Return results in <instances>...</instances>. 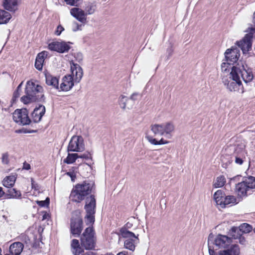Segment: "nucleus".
<instances>
[{
	"instance_id": "f257e3e1",
	"label": "nucleus",
	"mask_w": 255,
	"mask_h": 255,
	"mask_svg": "<svg viewBox=\"0 0 255 255\" xmlns=\"http://www.w3.org/2000/svg\"><path fill=\"white\" fill-rule=\"evenodd\" d=\"M96 185L94 180H86L81 183H77L72 189L69 198L74 203H80L85 200L84 217L87 227L80 236V243L86 250H94L96 246L97 238L93 226L95 222L96 212Z\"/></svg>"
},
{
	"instance_id": "f03ea898",
	"label": "nucleus",
	"mask_w": 255,
	"mask_h": 255,
	"mask_svg": "<svg viewBox=\"0 0 255 255\" xmlns=\"http://www.w3.org/2000/svg\"><path fill=\"white\" fill-rule=\"evenodd\" d=\"M24 91L25 95L20 98V101L24 104L46 102L43 87L39 84H36L32 80H29L26 82Z\"/></svg>"
},
{
	"instance_id": "7ed1b4c3",
	"label": "nucleus",
	"mask_w": 255,
	"mask_h": 255,
	"mask_svg": "<svg viewBox=\"0 0 255 255\" xmlns=\"http://www.w3.org/2000/svg\"><path fill=\"white\" fill-rule=\"evenodd\" d=\"M71 74H67L62 78V83L60 84V89L62 91H68L74 85V82L78 83L80 82L83 76L82 67L74 62H70Z\"/></svg>"
},
{
	"instance_id": "20e7f679",
	"label": "nucleus",
	"mask_w": 255,
	"mask_h": 255,
	"mask_svg": "<svg viewBox=\"0 0 255 255\" xmlns=\"http://www.w3.org/2000/svg\"><path fill=\"white\" fill-rule=\"evenodd\" d=\"M84 228L83 220L82 216V211L80 209L75 210L71 213L70 220V232L74 237H79Z\"/></svg>"
},
{
	"instance_id": "39448f33",
	"label": "nucleus",
	"mask_w": 255,
	"mask_h": 255,
	"mask_svg": "<svg viewBox=\"0 0 255 255\" xmlns=\"http://www.w3.org/2000/svg\"><path fill=\"white\" fill-rule=\"evenodd\" d=\"M235 191L240 197H247L250 189H255V177H244L243 180L235 184Z\"/></svg>"
},
{
	"instance_id": "423d86ee",
	"label": "nucleus",
	"mask_w": 255,
	"mask_h": 255,
	"mask_svg": "<svg viewBox=\"0 0 255 255\" xmlns=\"http://www.w3.org/2000/svg\"><path fill=\"white\" fill-rule=\"evenodd\" d=\"M250 32L245 34L243 39L237 41L236 45L241 48L244 54H247L252 48L253 38L254 33H255V28H249Z\"/></svg>"
},
{
	"instance_id": "0eeeda50",
	"label": "nucleus",
	"mask_w": 255,
	"mask_h": 255,
	"mask_svg": "<svg viewBox=\"0 0 255 255\" xmlns=\"http://www.w3.org/2000/svg\"><path fill=\"white\" fill-rule=\"evenodd\" d=\"M28 110L26 108L16 109L12 114L13 121L22 126L29 125L32 120L28 116Z\"/></svg>"
},
{
	"instance_id": "6e6552de",
	"label": "nucleus",
	"mask_w": 255,
	"mask_h": 255,
	"mask_svg": "<svg viewBox=\"0 0 255 255\" xmlns=\"http://www.w3.org/2000/svg\"><path fill=\"white\" fill-rule=\"evenodd\" d=\"M85 150L84 139L81 135H73L68 144L67 151L81 152Z\"/></svg>"
},
{
	"instance_id": "1a4fd4ad",
	"label": "nucleus",
	"mask_w": 255,
	"mask_h": 255,
	"mask_svg": "<svg viewBox=\"0 0 255 255\" xmlns=\"http://www.w3.org/2000/svg\"><path fill=\"white\" fill-rule=\"evenodd\" d=\"M73 43L70 41H53L48 44V48L52 51H56L59 53L68 52L71 47L69 44H73Z\"/></svg>"
},
{
	"instance_id": "9d476101",
	"label": "nucleus",
	"mask_w": 255,
	"mask_h": 255,
	"mask_svg": "<svg viewBox=\"0 0 255 255\" xmlns=\"http://www.w3.org/2000/svg\"><path fill=\"white\" fill-rule=\"evenodd\" d=\"M240 55V50L236 46H232L225 52L226 61L230 62L233 65L238 61Z\"/></svg>"
},
{
	"instance_id": "9b49d317",
	"label": "nucleus",
	"mask_w": 255,
	"mask_h": 255,
	"mask_svg": "<svg viewBox=\"0 0 255 255\" xmlns=\"http://www.w3.org/2000/svg\"><path fill=\"white\" fill-rule=\"evenodd\" d=\"M232 243V240L230 237L218 234L216 237L213 244L217 247L218 249L221 248H227Z\"/></svg>"
},
{
	"instance_id": "f8f14e48",
	"label": "nucleus",
	"mask_w": 255,
	"mask_h": 255,
	"mask_svg": "<svg viewBox=\"0 0 255 255\" xmlns=\"http://www.w3.org/2000/svg\"><path fill=\"white\" fill-rule=\"evenodd\" d=\"M45 112L46 109L44 105L39 104L38 106H36L31 114L32 119V122L34 123H39Z\"/></svg>"
},
{
	"instance_id": "ddd939ff",
	"label": "nucleus",
	"mask_w": 255,
	"mask_h": 255,
	"mask_svg": "<svg viewBox=\"0 0 255 255\" xmlns=\"http://www.w3.org/2000/svg\"><path fill=\"white\" fill-rule=\"evenodd\" d=\"M70 13L72 16L75 17L77 20L83 23L87 21V15L85 11L79 7H73L70 10Z\"/></svg>"
},
{
	"instance_id": "4468645a",
	"label": "nucleus",
	"mask_w": 255,
	"mask_h": 255,
	"mask_svg": "<svg viewBox=\"0 0 255 255\" xmlns=\"http://www.w3.org/2000/svg\"><path fill=\"white\" fill-rule=\"evenodd\" d=\"M228 89L230 92L233 91H240L241 90V93L243 94L247 91L251 90V88H245V87L243 85L242 82L241 81H231V83L228 85Z\"/></svg>"
},
{
	"instance_id": "2eb2a0df",
	"label": "nucleus",
	"mask_w": 255,
	"mask_h": 255,
	"mask_svg": "<svg viewBox=\"0 0 255 255\" xmlns=\"http://www.w3.org/2000/svg\"><path fill=\"white\" fill-rule=\"evenodd\" d=\"M48 52L46 51H43L38 53L36 57L34 64V66L37 70L39 71L42 70L43 63L45 59L48 56Z\"/></svg>"
},
{
	"instance_id": "dca6fc26",
	"label": "nucleus",
	"mask_w": 255,
	"mask_h": 255,
	"mask_svg": "<svg viewBox=\"0 0 255 255\" xmlns=\"http://www.w3.org/2000/svg\"><path fill=\"white\" fill-rule=\"evenodd\" d=\"M71 251L74 255H82L85 252L83 247L77 239H73L71 243Z\"/></svg>"
},
{
	"instance_id": "f3484780",
	"label": "nucleus",
	"mask_w": 255,
	"mask_h": 255,
	"mask_svg": "<svg viewBox=\"0 0 255 255\" xmlns=\"http://www.w3.org/2000/svg\"><path fill=\"white\" fill-rule=\"evenodd\" d=\"M24 247V244L20 242H16L11 244L9 252L11 255H20Z\"/></svg>"
},
{
	"instance_id": "a211bd4d",
	"label": "nucleus",
	"mask_w": 255,
	"mask_h": 255,
	"mask_svg": "<svg viewBox=\"0 0 255 255\" xmlns=\"http://www.w3.org/2000/svg\"><path fill=\"white\" fill-rule=\"evenodd\" d=\"M240 249L237 244L232 245L231 247L224 250L220 251L218 255H240Z\"/></svg>"
},
{
	"instance_id": "6ab92c4d",
	"label": "nucleus",
	"mask_w": 255,
	"mask_h": 255,
	"mask_svg": "<svg viewBox=\"0 0 255 255\" xmlns=\"http://www.w3.org/2000/svg\"><path fill=\"white\" fill-rule=\"evenodd\" d=\"M242 74V78L246 84L245 88H251V82L252 81L254 76L252 73V69L250 68H246Z\"/></svg>"
},
{
	"instance_id": "aec40b11",
	"label": "nucleus",
	"mask_w": 255,
	"mask_h": 255,
	"mask_svg": "<svg viewBox=\"0 0 255 255\" xmlns=\"http://www.w3.org/2000/svg\"><path fill=\"white\" fill-rule=\"evenodd\" d=\"M46 84L59 90V78L51 75L49 73H45Z\"/></svg>"
},
{
	"instance_id": "412c9836",
	"label": "nucleus",
	"mask_w": 255,
	"mask_h": 255,
	"mask_svg": "<svg viewBox=\"0 0 255 255\" xmlns=\"http://www.w3.org/2000/svg\"><path fill=\"white\" fill-rule=\"evenodd\" d=\"M16 177L15 175H11L6 176L2 180V185L6 188L12 187L15 182Z\"/></svg>"
},
{
	"instance_id": "4be33fe9",
	"label": "nucleus",
	"mask_w": 255,
	"mask_h": 255,
	"mask_svg": "<svg viewBox=\"0 0 255 255\" xmlns=\"http://www.w3.org/2000/svg\"><path fill=\"white\" fill-rule=\"evenodd\" d=\"M150 129L155 135H164L163 131V123L161 124H152L150 126Z\"/></svg>"
},
{
	"instance_id": "5701e85b",
	"label": "nucleus",
	"mask_w": 255,
	"mask_h": 255,
	"mask_svg": "<svg viewBox=\"0 0 255 255\" xmlns=\"http://www.w3.org/2000/svg\"><path fill=\"white\" fill-rule=\"evenodd\" d=\"M243 71H241V69H239V68H237L236 67H232L230 73L232 80L233 81H241L239 74H240L242 76V74H243Z\"/></svg>"
},
{
	"instance_id": "b1692460",
	"label": "nucleus",
	"mask_w": 255,
	"mask_h": 255,
	"mask_svg": "<svg viewBox=\"0 0 255 255\" xmlns=\"http://www.w3.org/2000/svg\"><path fill=\"white\" fill-rule=\"evenodd\" d=\"M10 14L2 9H0V24H6L11 19Z\"/></svg>"
},
{
	"instance_id": "393cba45",
	"label": "nucleus",
	"mask_w": 255,
	"mask_h": 255,
	"mask_svg": "<svg viewBox=\"0 0 255 255\" xmlns=\"http://www.w3.org/2000/svg\"><path fill=\"white\" fill-rule=\"evenodd\" d=\"M225 196V193L223 191L218 190L214 193V199L216 203L221 206V204L223 203Z\"/></svg>"
},
{
	"instance_id": "a878e982",
	"label": "nucleus",
	"mask_w": 255,
	"mask_h": 255,
	"mask_svg": "<svg viewBox=\"0 0 255 255\" xmlns=\"http://www.w3.org/2000/svg\"><path fill=\"white\" fill-rule=\"evenodd\" d=\"M2 5L5 9L11 11L17 5V0H3Z\"/></svg>"
},
{
	"instance_id": "bb28decb",
	"label": "nucleus",
	"mask_w": 255,
	"mask_h": 255,
	"mask_svg": "<svg viewBox=\"0 0 255 255\" xmlns=\"http://www.w3.org/2000/svg\"><path fill=\"white\" fill-rule=\"evenodd\" d=\"M231 204H237V198L233 195L225 196L223 203L221 204V207L223 208H225L226 206Z\"/></svg>"
},
{
	"instance_id": "cd10ccee",
	"label": "nucleus",
	"mask_w": 255,
	"mask_h": 255,
	"mask_svg": "<svg viewBox=\"0 0 255 255\" xmlns=\"http://www.w3.org/2000/svg\"><path fill=\"white\" fill-rule=\"evenodd\" d=\"M7 192L8 193L5 194L6 198H18L21 196L20 191L15 188H10L8 190Z\"/></svg>"
},
{
	"instance_id": "c85d7f7f",
	"label": "nucleus",
	"mask_w": 255,
	"mask_h": 255,
	"mask_svg": "<svg viewBox=\"0 0 255 255\" xmlns=\"http://www.w3.org/2000/svg\"><path fill=\"white\" fill-rule=\"evenodd\" d=\"M118 234L123 238H134L138 240V235L136 236L134 233L127 230L120 229V232Z\"/></svg>"
},
{
	"instance_id": "c756f323",
	"label": "nucleus",
	"mask_w": 255,
	"mask_h": 255,
	"mask_svg": "<svg viewBox=\"0 0 255 255\" xmlns=\"http://www.w3.org/2000/svg\"><path fill=\"white\" fill-rule=\"evenodd\" d=\"M241 231L239 227L233 226L228 232V235L231 236V238L233 239H237L239 236H241Z\"/></svg>"
},
{
	"instance_id": "7c9ffc66",
	"label": "nucleus",
	"mask_w": 255,
	"mask_h": 255,
	"mask_svg": "<svg viewBox=\"0 0 255 255\" xmlns=\"http://www.w3.org/2000/svg\"><path fill=\"white\" fill-rule=\"evenodd\" d=\"M79 158V154L78 153H68L67 156L63 160V162L68 164L74 163L76 160Z\"/></svg>"
},
{
	"instance_id": "2f4dec72",
	"label": "nucleus",
	"mask_w": 255,
	"mask_h": 255,
	"mask_svg": "<svg viewBox=\"0 0 255 255\" xmlns=\"http://www.w3.org/2000/svg\"><path fill=\"white\" fill-rule=\"evenodd\" d=\"M97 6L95 2H88L85 7V13L87 16L93 14L96 9Z\"/></svg>"
},
{
	"instance_id": "473e14b6",
	"label": "nucleus",
	"mask_w": 255,
	"mask_h": 255,
	"mask_svg": "<svg viewBox=\"0 0 255 255\" xmlns=\"http://www.w3.org/2000/svg\"><path fill=\"white\" fill-rule=\"evenodd\" d=\"M174 126L171 122H167L163 124V131L164 134L168 135L174 130Z\"/></svg>"
},
{
	"instance_id": "72a5a7b5",
	"label": "nucleus",
	"mask_w": 255,
	"mask_h": 255,
	"mask_svg": "<svg viewBox=\"0 0 255 255\" xmlns=\"http://www.w3.org/2000/svg\"><path fill=\"white\" fill-rule=\"evenodd\" d=\"M19 239L21 241L20 242H22L24 245H25V248H27L30 250L31 242L29 237L26 234H21L19 236Z\"/></svg>"
},
{
	"instance_id": "f704fd0d",
	"label": "nucleus",
	"mask_w": 255,
	"mask_h": 255,
	"mask_svg": "<svg viewBox=\"0 0 255 255\" xmlns=\"http://www.w3.org/2000/svg\"><path fill=\"white\" fill-rule=\"evenodd\" d=\"M239 228L242 234L249 233L253 230V227L251 225H250L248 223L242 224L239 227Z\"/></svg>"
},
{
	"instance_id": "c9c22d12",
	"label": "nucleus",
	"mask_w": 255,
	"mask_h": 255,
	"mask_svg": "<svg viewBox=\"0 0 255 255\" xmlns=\"http://www.w3.org/2000/svg\"><path fill=\"white\" fill-rule=\"evenodd\" d=\"M129 99L128 97L124 95H121L118 99V103L120 107L123 110H125L127 107V102Z\"/></svg>"
},
{
	"instance_id": "e433bc0d",
	"label": "nucleus",
	"mask_w": 255,
	"mask_h": 255,
	"mask_svg": "<svg viewBox=\"0 0 255 255\" xmlns=\"http://www.w3.org/2000/svg\"><path fill=\"white\" fill-rule=\"evenodd\" d=\"M124 247L127 249L134 251L135 248L134 240L132 239L126 240L124 242Z\"/></svg>"
},
{
	"instance_id": "4c0bfd02",
	"label": "nucleus",
	"mask_w": 255,
	"mask_h": 255,
	"mask_svg": "<svg viewBox=\"0 0 255 255\" xmlns=\"http://www.w3.org/2000/svg\"><path fill=\"white\" fill-rule=\"evenodd\" d=\"M23 82H21L17 87L16 90L14 91L13 94V96L11 99V103H14L16 101L17 99L20 96V92L21 91V86L22 85Z\"/></svg>"
},
{
	"instance_id": "58836bf2",
	"label": "nucleus",
	"mask_w": 255,
	"mask_h": 255,
	"mask_svg": "<svg viewBox=\"0 0 255 255\" xmlns=\"http://www.w3.org/2000/svg\"><path fill=\"white\" fill-rule=\"evenodd\" d=\"M221 161L222 163V167L227 168L228 165L233 162V160L232 159V157H231L229 155H225L222 158Z\"/></svg>"
},
{
	"instance_id": "ea45409f",
	"label": "nucleus",
	"mask_w": 255,
	"mask_h": 255,
	"mask_svg": "<svg viewBox=\"0 0 255 255\" xmlns=\"http://www.w3.org/2000/svg\"><path fill=\"white\" fill-rule=\"evenodd\" d=\"M226 183V179L223 175H220L217 178L216 182L214 184L215 188L223 187Z\"/></svg>"
},
{
	"instance_id": "a19ab883",
	"label": "nucleus",
	"mask_w": 255,
	"mask_h": 255,
	"mask_svg": "<svg viewBox=\"0 0 255 255\" xmlns=\"http://www.w3.org/2000/svg\"><path fill=\"white\" fill-rule=\"evenodd\" d=\"M38 130L37 129H28L26 128H22L15 130V132L17 133H36Z\"/></svg>"
},
{
	"instance_id": "79ce46f5",
	"label": "nucleus",
	"mask_w": 255,
	"mask_h": 255,
	"mask_svg": "<svg viewBox=\"0 0 255 255\" xmlns=\"http://www.w3.org/2000/svg\"><path fill=\"white\" fill-rule=\"evenodd\" d=\"M37 204L41 207H48L50 204V198L47 197L45 200L37 201Z\"/></svg>"
},
{
	"instance_id": "37998d69",
	"label": "nucleus",
	"mask_w": 255,
	"mask_h": 255,
	"mask_svg": "<svg viewBox=\"0 0 255 255\" xmlns=\"http://www.w3.org/2000/svg\"><path fill=\"white\" fill-rule=\"evenodd\" d=\"M233 156H235V162L236 164L239 165H242L244 161V159L246 158L244 155H236L234 154Z\"/></svg>"
},
{
	"instance_id": "c03bdc74",
	"label": "nucleus",
	"mask_w": 255,
	"mask_h": 255,
	"mask_svg": "<svg viewBox=\"0 0 255 255\" xmlns=\"http://www.w3.org/2000/svg\"><path fill=\"white\" fill-rule=\"evenodd\" d=\"M77 168V167H72L71 168V169H70V170H71V171L67 172L66 173V174L68 176H69L71 178V181L72 182H74L76 178V175L74 173V171Z\"/></svg>"
},
{
	"instance_id": "a18cd8bd",
	"label": "nucleus",
	"mask_w": 255,
	"mask_h": 255,
	"mask_svg": "<svg viewBox=\"0 0 255 255\" xmlns=\"http://www.w3.org/2000/svg\"><path fill=\"white\" fill-rule=\"evenodd\" d=\"M233 65V63L229 61L223 62L221 64V69L222 72H228L229 71L228 67L229 65Z\"/></svg>"
},
{
	"instance_id": "49530a36",
	"label": "nucleus",
	"mask_w": 255,
	"mask_h": 255,
	"mask_svg": "<svg viewBox=\"0 0 255 255\" xmlns=\"http://www.w3.org/2000/svg\"><path fill=\"white\" fill-rule=\"evenodd\" d=\"M80 0H64L67 4L71 6H78L80 4Z\"/></svg>"
},
{
	"instance_id": "de8ad7c7",
	"label": "nucleus",
	"mask_w": 255,
	"mask_h": 255,
	"mask_svg": "<svg viewBox=\"0 0 255 255\" xmlns=\"http://www.w3.org/2000/svg\"><path fill=\"white\" fill-rule=\"evenodd\" d=\"M235 65H233L232 67H236L237 68H239V69H241V71H244L246 68L243 62L242 61H237Z\"/></svg>"
},
{
	"instance_id": "09e8293b",
	"label": "nucleus",
	"mask_w": 255,
	"mask_h": 255,
	"mask_svg": "<svg viewBox=\"0 0 255 255\" xmlns=\"http://www.w3.org/2000/svg\"><path fill=\"white\" fill-rule=\"evenodd\" d=\"M146 138L151 144L153 145H158V140L156 138H153L150 135L146 136Z\"/></svg>"
},
{
	"instance_id": "8fccbe9b",
	"label": "nucleus",
	"mask_w": 255,
	"mask_h": 255,
	"mask_svg": "<svg viewBox=\"0 0 255 255\" xmlns=\"http://www.w3.org/2000/svg\"><path fill=\"white\" fill-rule=\"evenodd\" d=\"M79 158H83L85 159H92V157L91 156V154L89 152L86 151L83 154L79 155Z\"/></svg>"
},
{
	"instance_id": "3c124183",
	"label": "nucleus",
	"mask_w": 255,
	"mask_h": 255,
	"mask_svg": "<svg viewBox=\"0 0 255 255\" xmlns=\"http://www.w3.org/2000/svg\"><path fill=\"white\" fill-rule=\"evenodd\" d=\"M141 95L139 94V93L135 92L131 94L130 98H129V100H131L133 101H135L138 100V97H141Z\"/></svg>"
},
{
	"instance_id": "603ef678",
	"label": "nucleus",
	"mask_w": 255,
	"mask_h": 255,
	"mask_svg": "<svg viewBox=\"0 0 255 255\" xmlns=\"http://www.w3.org/2000/svg\"><path fill=\"white\" fill-rule=\"evenodd\" d=\"M1 160L3 164H7L9 163L8 154L7 153L2 154Z\"/></svg>"
},
{
	"instance_id": "864d4df0",
	"label": "nucleus",
	"mask_w": 255,
	"mask_h": 255,
	"mask_svg": "<svg viewBox=\"0 0 255 255\" xmlns=\"http://www.w3.org/2000/svg\"><path fill=\"white\" fill-rule=\"evenodd\" d=\"M64 30V27L61 25H59L56 28V30L55 31V34L59 36L61 34L62 31Z\"/></svg>"
},
{
	"instance_id": "5fc2aeb1",
	"label": "nucleus",
	"mask_w": 255,
	"mask_h": 255,
	"mask_svg": "<svg viewBox=\"0 0 255 255\" xmlns=\"http://www.w3.org/2000/svg\"><path fill=\"white\" fill-rule=\"evenodd\" d=\"M31 187L32 189H34L35 190H39L40 189V187L39 185L35 183L34 179L33 178H31Z\"/></svg>"
},
{
	"instance_id": "6e6d98bb",
	"label": "nucleus",
	"mask_w": 255,
	"mask_h": 255,
	"mask_svg": "<svg viewBox=\"0 0 255 255\" xmlns=\"http://www.w3.org/2000/svg\"><path fill=\"white\" fill-rule=\"evenodd\" d=\"M39 242L38 240L36 239V238H34V242L33 243L31 242L30 248H32L36 249L39 247Z\"/></svg>"
},
{
	"instance_id": "4d7b16f0",
	"label": "nucleus",
	"mask_w": 255,
	"mask_h": 255,
	"mask_svg": "<svg viewBox=\"0 0 255 255\" xmlns=\"http://www.w3.org/2000/svg\"><path fill=\"white\" fill-rule=\"evenodd\" d=\"M214 235L213 234V233H210L209 235L208 239V247H209V245H210V244H213V242H214Z\"/></svg>"
},
{
	"instance_id": "13d9d810",
	"label": "nucleus",
	"mask_w": 255,
	"mask_h": 255,
	"mask_svg": "<svg viewBox=\"0 0 255 255\" xmlns=\"http://www.w3.org/2000/svg\"><path fill=\"white\" fill-rule=\"evenodd\" d=\"M74 57L76 58V60L79 62H80L83 60V56L82 53L81 52H78L75 54Z\"/></svg>"
},
{
	"instance_id": "bf43d9fd",
	"label": "nucleus",
	"mask_w": 255,
	"mask_h": 255,
	"mask_svg": "<svg viewBox=\"0 0 255 255\" xmlns=\"http://www.w3.org/2000/svg\"><path fill=\"white\" fill-rule=\"evenodd\" d=\"M242 177V175H237V176H235L232 178H231L230 179V182L233 181L234 182H240V179Z\"/></svg>"
},
{
	"instance_id": "052dcab7",
	"label": "nucleus",
	"mask_w": 255,
	"mask_h": 255,
	"mask_svg": "<svg viewBox=\"0 0 255 255\" xmlns=\"http://www.w3.org/2000/svg\"><path fill=\"white\" fill-rule=\"evenodd\" d=\"M166 52L167 53V55L166 56L167 60H168L170 57L172 56V53L173 52V49L172 48V47L168 48L167 49Z\"/></svg>"
},
{
	"instance_id": "680f3d73",
	"label": "nucleus",
	"mask_w": 255,
	"mask_h": 255,
	"mask_svg": "<svg viewBox=\"0 0 255 255\" xmlns=\"http://www.w3.org/2000/svg\"><path fill=\"white\" fill-rule=\"evenodd\" d=\"M132 226L133 224L131 223L128 222L120 229L128 230V229H130L132 227Z\"/></svg>"
},
{
	"instance_id": "e2e57ef3",
	"label": "nucleus",
	"mask_w": 255,
	"mask_h": 255,
	"mask_svg": "<svg viewBox=\"0 0 255 255\" xmlns=\"http://www.w3.org/2000/svg\"><path fill=\"white\" fill-rule=\"evenodd\" d=\"M208 251L210 255H216V253L214 248L211 247L210 245H209Z\"/></svg>"
},
{
	"instance_id": "0e129e2a",
	"label": "nucleus",
	"mask_w": 255,
	"mask_h": 255,
	"mask_svg": "<svg viewBox=\"0 0 255 255\" xmlns=\"http://www.w3.org/2000/svg\"><path fill=\"white\" fill-rule=\"evenodd\" d=\"M243 234H241V236H239L238 239L239 240V243L241 245H244L246 242V239L242 236Z\"/></svg>"
},
{
	"instance_id": "69168bd1",
	"label": "nucleus",
	"mask_w": 255,
	"mask_h": 255,
	"mask_svg": "<svg viewBox=\"0 0 255 255\" xmlns=\"http://www.w3.org/2000/svg\"><path fill=\"white\" fill-rule=\"evenodd\" d=\"M74 24H75L76 25V27L74 28L73 29V31L74 32H75V31H77L78 30H81V26H82V25L81 24H78L77 22H74Z\"/></svg>"
},
{
	"instance_id": "338daca9",
	"label": "nucleus",
	"mask_w": 255,
	"mask_h": 255,
	"mask_svg": "<svg viewBox=\"0 0 255 255\" xmlns=\"http://www.w3.org/2000/svg\"><path fill=\"white\" fill-rule=\"evenodd\" d=\"M23 169L28 170L31 169V166L29 163L25 161L23 164Z\"/></svg>"
},
{
	"instance_id": "774afa93",
	"label": "nucleus",
	"mask_w": 255,
	"mask_h": 255,
	"mask_svg": "<svg viewBox=\"0 0 255 255\" xmlns=\"http://www.w3.org/2000/svg\"><path fill=\"white\" fill-rule=\"evenodd\" d=\"M158 145L167 144L169 142V141L164 140L163 138H161L159 140H158Z\"/></svg>"
}]
</instances>
